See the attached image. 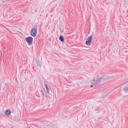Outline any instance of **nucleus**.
<instances>
[{
    "instance_id": "1",
    "label": "nucleus",
    "mask_w": 128,
    "mask_h": 128,
    "mask_svg": "<svg viewBox=\"0 0 128 128\" xmlns=\"http://www.w3.org/2000/svg\"><path fill=\"white\" fill-rule=\"evenodd\" d=\"M36 34H38V25L35 24L31 30L30 34L34 38H36Z\"/></svg>"
},
{
    "instance_id": "2",
    "label": "nucleus",
    "mask_w": 128,
    "mask_h": 128,
    "mask_svg": "<svg viewBox=\"0 0 128 128\" xmlns=\"http://www.w3.org/2000/svg\"><path fill=\"white\" fill-rule=\"evenodd\" d=\"M104 78H96L95 79H94V80H92L91 81V84H92L96 85V84H98V82H104Z\"/></svg>"
},
{
    "instance_id": "3",
    "label": "nucleus",
    "mask_w": 128,
    "mask_h": 128,
    "mask_svg": "<svg viewBox=\"0 0 128 128\" xmlns=\"http://www.w3.org/2000/svg\"><path fill=\"white\" fill-rule=\"evenodd\" d=\"M34 40V38L32 37L29 36L26 38V42L27 44H28V46H32V42Z\"/></svg>"
},
{
    "instance_id": "4",
    "label": "nucleus",
    "mask_w": 128,
    "mask_h": 128,
    "mask_svg": "<svg viewBox=\"0 0 128 128\" xmlns=\"http://www.w3.org/2000/svg\"><path fill=\"white\" fill-rule=\"evenodd\" d=\"M92 36H90L89 37H88L86 42V45L88 46L90 42H92Z\"/></svg>"
},
{
    "instance_id": "5",
    "label": "nucleus",
    "mask_w": 128,
    "mask_h": 128,
    "mask_svg": "<svg viewBox=\"0 0 128 128\" xmlns=\"http://www.w3.org/2000/svg\"><path fill=\"white\" fill-rule=\"evenodd\" d=\"M44 86L46 88L47 94H50V88L48 86V82L44 81Z\"/></svg>"
},
{
    "instance_id": "6",
    "label": "nucleus",
    "mask_w": 128,
    "mask_h": 128,
    "mask_svg": "<svg viewBox=\"0 0 128 128\" xmlns=\"http://www.w3.org/2000/svg\"><path fill=\"white\" fill-rule=\"evenodd\" d=\"M10 114H12V112L10 110H7L5 112V114L6 116H10Z\"/></svg>"
},
{
    "instance_id": "7",
    "label": "nucleus",
    "mask_w": 128,
    "mask_h": 128,
    "mask_svg": "<svg viewBox=\"0 0 128 128\" xmlns=\"http://www.w3.org/2000/svg\"><path fill=\"white\" fill-rule=\"evenodd\" d=\"M59 40L62 42H64V36H60L59 37Z\"/></svg>"
},
{
    "instance_id": "8",
    "label": "nucleus",
    "mask_w": 128,
    "mask_h": 128,
    "mask_svg": "<svg viewBox=\"0 0 128 128\" xmlns=\"http://www.w3.org/2000/svg\"><path fill=\"white\" fill-rule=\"evenodd\" d=\"M40 94L41 96H44V90H40Z\"/></svg>"
},
{
    "instance_id": "9",
    "label": "nucleus",
    "mask_w": 128,
    "mask_h": 128,
    "mask_svg": "<svg viewBox=\"0 0 128 128\" xmlns=\"http://www.w3.org/2000/svg\"><path fill=\"white\" fill-rule=\"evenodd\" d=\"M124 92H126V94H128V86L124 88Z\"/></svg>"
},
{
    "instance_id": "10",
    "label": "nucleus",
    "mask_w": 128,
    "mask_h": 128,
    "mask_svg": "<svg viewBox=\"0 0 128 128\" xmlns=\"http://www.w3.org/2000/svg\"><path fill=\"white\" fill-rule=\"evenodd\" d=\"M10 0H6V2H8V1H9Z\"/></svg>"
},
{
    "instance_id": "11",
    "label": "nucleus",
    "mask_w": 128,
    "mask_h": 128,
    "mask_svg": "<svg viewBox=\"0 0 128 128\" xmlns=\"http://www.w3.org/2000/svg\"><path fill=\"white\" fill-rule=\"evenodd\" d=\"M38 66H40V64H38Z\"/></svg>"
},
{
    "instance_id": "12",
    "label": "nucleus",
    "mask_w": 128,
    "mask_h": 128,
    "mask_svg": "<svg viewBox=\"0 0 128 128\" xmlns=\"http://www.w3.org/2000/svg\"><path fill=\"white\" fill-rule=\"evenodd\" d=\"M91 87L92 88V86H91Z\"/></svg>"
},
{
    "instance_id": "13",
    "label": "nucleus",
    "mask_w": 128,
    "mask_h": 128,
    "mask_svg": "<svg viewBox=\"0 0 128 128\" xmlns=\"http://www.w3.org/2000/svg\"><path fill=\"white\" fill-rule=\"evenodd\" d=\"M104 80H106V78H104Z\"/></svg>"
}]
</instances>
